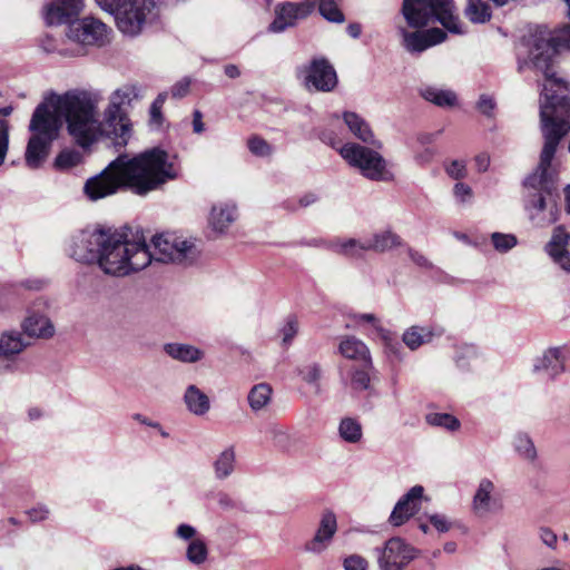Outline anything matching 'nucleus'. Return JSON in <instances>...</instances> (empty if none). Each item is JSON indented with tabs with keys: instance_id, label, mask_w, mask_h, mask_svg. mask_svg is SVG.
Here are the masks:
<instances>
[{
	"instance_id": "obj_14",
	"label": "nucleus",
	"mask_w": 570,
	"mask_h": 570,
	"mask_svg": "<svg viewBox=\"0 0 570 570\" xmlns=\"http://www.w3.org/2000/svg\"><path fill=\"white\" fill-rule=\"evenodd\" d=\"M544 76V82L542 85V91L540 97V108L547 104L551 109L560 106H570V87L567 81L562 78H558L553 69L552 61L550 62V73ZM541 117V111L539 112Z\"/></svg>"
},
{
	"instance_id": "obj_63",
	"label": "nucleus",
	"mask_w": 570,
	"mask_h": 570,
	"mask_svg": "<svg viewBox=\"0 0 570 570\" xmlns=\"http://www.w3.org/2000/svg\"><path fill=\"white\" fill-rule=\"evenodd\" d=\"M216 498L220 509L232 510L236 508V501L229 494L225 492H218Z\"/></svg>"
},
{
	"instance_id": "obj_23",
	"label": "nucleus",
	"mask_w": 570,
	"mask_h": 570,
	"mask_svg": "<svg viewBox=\"0 0 570 570\" xmlns=\"http://www.w3.org/2000/svg\"><path fill=\"white\" fill-rule=\"evenodd\" d=\"M23 334L30 338L49 340L55 335V325L46 315L32 313L22 322Z\"/></svg>"
},
{
	"instance_id": "obj_31",
	"label": "nucleus",
	"mask_w": 570,
	"mask_h": 570,
	"mask_svg": "<svg viewBox=\"0 0 570 570\" xmlns=\"http://www.w3.org/2000/svg\"><path fill=\"white\" fill-rule=\"evenodd\" d=\"M403 245L404 243L402 238L390 229L377 232L367 238L368 250L377 253H383L394 247H401Z\"/></svg>"
},
{
	"instance_id": "obj_56",
	"label": "nucleus",
	"mask_w": 570,
	"mask_h": 570,
	"mask_svg": "<svg viewBox=\"0 0 570 570\" xmlns=\"http://www.w3.org/2000/svg\"><path fill=\"white\" fill-rule=\"evenodd\" d=\"M429 521L439 532H448L451 529V522L444 514H430Z\"/></svg>"
},
{
	"instance_id": "obj_25",
	"label": "nucleus",
	"mask_w": 570,
	"mask_h": 570,
	"mask_svg": "<svg viewBox=\"0 0 570 570\" xmlns=\"http://www.w3.org/2000/svg\"><path fill=\"white\" fill-rule=\"evenodd\" d=\"M343 119L350 131L364 144L381 148L382 144L374 138V135L368 124L357 114L346 111L343 114Z\"/></svg>"
},
{
	"instance_id": "obj_50",
	"label": "nucleus",
	"mask_w": 570,
	"mask_h": 570,
	"mask_svg": "<svg viewBox=\"0 0 570 570\" xmlns=\"http://www.w3.org/2000/svg\"><path fill=\"white\" fill-rule=\"evenodd\" d=\"M248 149L249 151L258 157H267L271 156L273 153L272 146L264 140L263 138H259L257 136L252 137L248 139Z\"/></svg>"
},
{
	"instance_id": "obj_40",
	"label": "nucleus",
	"mask_w": 570,
	"mask_h": 570,
	"mask_svg": "<svg viewBox=\"0 0 570 570\" xmlns=\"http://www.w3.org/2000/svg\"><path fill=\"white\" fill-rule=\"evenodd\" d=\"M425 421L432 426L443 428L446 431L454 432L461 426L460 421L449 413L433 412L425 415Z\"/></svg>"
},
{
	"instance_id": "obj_59",
	"label": "nucleus",
	"mask_w": 570,
	"mask_h": 570,
	"mask_svg": "<svg viewBox=\"0 0 570 570\" xmlns=\"http://www.w3.org/2000/svg\"><path fill=\"white\" fill-rule=\"evenodd\" d=\"M539 538L550 549H556L558 543L557 534L549 528H540Z\"/></svg>"
},
{
	"instance_id": "obj_51",
	"label": "nucleus",
	"mask_w": 570,
	"mask_h": 570,
	"mask_svg": "<svg viewBox=\"0 0 570 570\" xmlns=\"http://www.w3.org/2000/svg\"><path fill=\"white\" fill-rule=\"evenodd\" d=\"M353 321L356 325L362 326L368 324L373 332L377 335L384 327L375 314L372 313H360L353 315Z\"/></svg>"
},
{
	"instance_id": "obj_58",
	"label": "nucleus",
	"mask_w": 570,
	"mask_h": 570,
	"mask_svg": "<svg viewBox=\"0 0 570 570\" xmlns=\"http://www.w3.org/2000/svg\"><path fill=\"white\" fill-rule=\"evenodd\" d=\"M9 144L8 126L0 120V166L3 164Z\"/></svg>"
},
{
	"instance_id": "obj_24",
	"label": "nucleus",
	"mask_w": 570,
	"mask_h": 570,
	"mask_svg": "<svg viewBox=\"0 0 570 570\" xmlns=\"http://www.w3.org/2000/svg\"><path fill=\"white\" fill-rule=\"evenodd\" d=\"M338 351L345 358L361 362L366 367H373L368 347L355 336H345L338 345Z\"/></svg>"
},
{
	"instance_id": "obj_43",
	"label": "nucleus",
	"mask_w": 570,
	"mask_h": 570,
	"mask_svg": "<svg viewBox=\"0 0 570 570\" xmlns=\"http://www.w3.org/2000/svg\"><path fill=\"white\" fill-rule=\"evenodd\" d=\"M377 336L381 338L384 352L396 360L402 358L403 346L397 338L387 330L383 328Z\"/></svg>"
},
{
	"instance_id": "obj_7",
	"label": "nucleus",
	"mask_w": 570,
	"mask_h": 570,
	"mask_svg": "<svg viewBox=\"0 0 570 570\" xmlns=\"http://www.w3.org/2000/svg\"><path fill=\"white\" fill-rule=\"evenodd\" d=\"M338 153L350 166L357 168L367 179L389 181L393 177L387 169L386 160L372 148L356 142H346L338 148Z\"/></svg>"
},
{
	"instance_id": "obj_34",
	"label": "nucleus",
	"mask_w": 570,
	"mask_h": 570,
	"mask_svg": "<svg viewBox=\"0 0 570 570\" xmlns=\"http://www.w3.org/2000/svg\"><path fill=\"white\" fill-rule=\"evenodd\" d=\"M236 454L233 446L222 451L214 461V472L217 480H225L230 476L235 470Z\"/></svg>"
},
{
	"instance_id": "obj_60",
	"label": "nucleus",
	"mask_w": 570,
	"mask_h": 570,
	"mask_svg": "<svg viewBox=\"0 0 570 570\" xmlns=\"http://www.w3.org/2000/svg\"><path fill=\"white\" fill-rule=\"evenodd\" d=\"M175 533L177 538L185 541H191L196 538V529L187 523L179 524Z\"/></svg>"
},
{
	"instance_id": "obj_20",
	"label": "nucleus",
	"mask_w": 570,
	"mask_h": 570,
	"mask_svg": "<svg viewBox=\"0 0 570 570\" xmlns=\"http://www.w3.org/2000/svg\"><path fill=\"white\" fill-rule=\"evenodd\" d=\"M546 252L560 268L570 273V234L562 226L553 229Z\"/></svg>"
},
{
	"instance_id": "obj_47",
	"label": "nucleus",
	"mask_w": 570,
	"mask_h": 570,
	"mask_svg": "<svg viewBox=\"0 0 570 570\" xmlns=\"http://www.w3.org/2000/svg\"><path fill=\"white\" fill-rule=\"evenodd\" d=\"M493 247L500 252L505 253L512 249L517 244V237L513 234L493 233L491 235Z\"/></svg>"
},
{
	"instance_id": "obj_39",
	"label": "nucleus",
	"mask_w": 570,
	"mask_h": 570,
	"mask_svg": "<svg viewBox=\"0 0 570 570\" xmlns=\"http://www.w3.org/2000/svg\"><path fill=\"white\" fill-rule=\"evenodd\" d=\"M167 99L166 92H160L153 101L149 108L148 125L153 130H160L165 125V117L163 115V107Z\"/></svg>"
},
{
	"instance_id": "obj_44",
	"label": "nucleus",
	"mask_w": 570,
	"mask_h": 570,
	"mask_svg": "<svg viewBox=\"0 0 570 570\" xmlns=\"http://www.w3.org/2000/svg\"><path fill=\"white\" fill-rule=\"evenodd\" d=\"M267 438L278 448L285 449L289 444L287 429L278 423H271L265 431Z\"/></svg>"
},
{
	"instance_id": "obj_29",
	"label": "nucleus",
	"mask_w": 570,
	"mask_h": 570,
	"mask_svg": "<svg viewBox=\"0 0 570 570\" xmlns=\"http://www.w3.org/2000/svg\"><path fill=\"white\" fill-rule=\"evenodd\" d=\"M184 402L188 411L198 416L206 414L210 409V401L207 394L194 384L187 386Z\"/></svg>"
},
{
	"instance_id": "obj_3",
	"label": "nucleus",
	"mask_w": 570,
	"mask_h": 570,
	"mask_svg": "<svg viewBox=\"0 0 570 570\" xmlns=\"http://www.w3.org/2000/svg\"><path fill=\"white\" fill-rule=\"evenodd\" d=\"M95 264L107 275L122 277L144 269L150 264L145 240L131 242L126 235L110 228Z\"/></svg>"
},
{
	"instance_id": "obj_33",
	"label": "nucleus",
	"mask_w": 570,
	"mask_h": 570,
	"mask_svg": "<svg viewBox=\"0 0 570 570\" xmlns=\"http://www.w3.org/2000/svg\"><path fill=\"white\" fill-rule=\"evenodd\" d=\"M273 389L268 383L255 384L248 392V405L254 412L265 409L272 401Z\"/></svg>"
},
{
	"instance_id": "obj_16",
	"label": "nucleus",
	"mask_w": 570,
	"mask_h": 570,
	"mask_svg": "<svg viewBox=\"0 0 570 570\" xmlns=\"http://www.w3.org/2000/svg\"><path fill=\"white\" fill-rule=\"evenodd\" d=\"M306 85L324 92L332 91L336 87V71L327 59L316 58L311 61L306 75Z\"/></svg>"
},
{
	"instance_id": "obj_12",
	"label": "nucleus",
	"mask_w": 570,
	"mask_h": 570,
	"mask_svg": "<svg viewBox=\"0 0 570 570\" xmlns=\"http://www.w3.org/2000/svg\"><path fill=\"white\" fill-rule=\"evenodd\" d=\"M109 28L98 19H76L68 27L67 37L85 46H104L108 42Z\"/></svg>"
},
{
	"instance_id": "obj_46",
	"label": "nucleus",
	"mask_w": 570,
	"mask_h": 570,
	"mask_svg": "<svg viewBox=\"0 0 570 570\" xmlns=\"http://www.w3.org/2000/svg\"><path fill=\"white\" fill-rule=\"evenodd\" d=\"M297 372L302 380L311 385L317 386L322 377V367L316 362L302 365L297 368Z\"/></svg>"
},
{
	"instance_id": "obj_27",
	"label": "nucleus",
	"mask_w": 570,
	"mask_h": 570,
	"mask_svg": "<svg viewBox=\"0 0 570 570\" xmlns=\"http://www.w3.org/2000/svg\"><path fill=\"white\" fill-rule=\"evenodd\" d=\"M442 335V331H435L431 326H411L402 335V342L411 350L415 351L420 346L430 343L434 336Z\"/></svg>"
},
{
	"instance_id": "obj_41",
	"label": "nucleus",
	"mask_w": 570,
	"mask_h": 570,
	"mask_svg": "<svg viewBox=\"0 0 570 570\" xmlns=\"http://www.w3.org/2000/svg\"><path fill=\"white\" fill-rule=\"evenodd\" d=\"M208 549L202 538L191 540L186 550V557L193 564H202L207 560Z\"/></svg>"
},
{
	"instance_id": "obj_19",
	"label": "nucleus",
	"mask_w": 570,
	"mask_h": 570,
	"mask_svg": "<svg viewBox=\"0 0 570 570\" xmlns=\"http://www.w3.org/2000/svg\"><path fill=\"white\" fill-rule=\"evenodd\" d=\"M423 493L424 488L422 485H414L402 495L390 515L391 524L400 527L413 517L420 509Z\"/></svg>"
},
{
	"instance_id": "obj_13",
	"label": "nucleus",
	"mask_w": 570,
	"mask_h": 570,
	"mask_svg": "<svg viewBox=\"0 0 570 570\" xmlns=\"http://www.w3.org/2000/svg\"><path fill=\"white\" fill-rule=\"evenodd\" d=\"M570 357L567 345L548 347L532 361V372L544 374L548 380L554 381L566 371V363Z\"/></svg>"
},
{
	"instance_id": "obj_64",
	"label": "nucleus",
	"mask_w": 570,
	"mask_h": 570,
	"mask_svg": "<svg viewBox=\"0 0 570 570\" xmlns=\"http://www.w3.org/2000/svg\"><path fill=\"white\" fill-rule=\"evenodd\" d=\"M205 130V124L203 121V114L199 110L193 112V131L195 134H202Z\"/></svg>"
},
{
	"instance_id": "obj_35",
	"label": "nucleus",
	"mask_w": 570,
	"mask_h": 570,
	"mask_svg": "<svg viewBox=\"0 0 570 570\" xmlns=\"http://www.w3.org/2000/svg\"><path fill=\"white\" fill-rule=\"evenodd\" d=\"M338 434L347 443H357L363 436L362 424L357 419L343 417L338 424Z\"/></svg>"
},
{
	"instance_id": "obj_2",
	"label": "nucleus",
	"mask_w": 570,
	"mask_h": 570,
	"mask_svg": "<svg viewBox=\"0 0 570 570\" xmlns=\"http://www.w3.org/2000/svg\"><path fill=\"white\" fill-rule=\"evenodd\" d=\"M176 177L169 154L160 148H151L132 158L119 155L100 174L86 181L83 191L90 200L114 195L120 188L145 196Z\"/></svg>"
},
{
	"instance_id": "obj_1",
	"label": "nucleus",
	"mask_w": 570,
	"mask_h": 570,
	"mask_svg": "<svg viewBox=\"0 0 570 570\" xmlns=\"http://www.w3.org/2000/svg\"><path fill=\"white\" fill-rule=\"evenodd\" d=\"M141 97V90L136 85L116 89L109 97L101 120L99 104L102 97L98 91L73 89L62 95L50 94L31 116L26 164L30 168L41 166L59 136L62 121L69 136L81 148H89L104 136H112L118 147L126 146L131 137V121L125 108Z\"/></svg>"
},
{
	"instance_id": "obj_22",
	"label": "nucleus",
	"mask_w": 570,
	"mask_h": 570,
	"mask_svg": "<svg viewBox=\"0 0 570 570\" xmlns=\"http://www.w3.org/2000/svg\"><path fill=\"white\" fill-rule=\"evenodd\" d=\"M494 492L495 485L490 479L480 480L472 500V509L478 515H485L501 507Z\"/></svg>"
},
{
	"instance_id": "obj_5",
	"label": "nucleus",
	"mask_w": 570,
	"mask_h": 570,
	"mask_svg": "<svg viewBox=\"0 0 570 570\" xmlns=\"http://www.w3.org/2000/svg\"><path fill=\"white\" fill-rule=\"evenodd\" d=\"M97 4L115 17L118 29L127 36H138L155 9L154 0H96Z\"/></svg>"
},
{
	"instance_id": "obj_32",
	"label": "nucleus",
	"mask_w": 570,
	"mask_h": 570,
	"mask_svg": "<svg viewBox=\"0 0 570 570\" xmlns=\"http://www.w3.org/2000/svg\"><path fill=\"white\" fill-rule=\"evenodd\" d=\"M421 96L429 102L441 107L451 108L458 102V97L454 91L450 89H442L438 87H425L421 89Z\"/></svg>"
},
{
	"instance_id": "obj_62",
	"label": "nucleus",
	"mask_w": 570,
	"mask_h": 570,
	"mask_svg": "<svg viewBox=\"0 0 570 570\" xmlns=\"http://www.w3.org/2000/svg\"><path fill=\"white\" fill-rule=\"evenodd\" d=\"M409 256L411 261L420 267L430 268L432 264L429 259L420 252L409 247L407 248Z\"/></svg>"
},
{
	"instance_id": "obj_30",
	"label": "nucleus",
	"mask_w": 570,
	"mask_h": 570,
	"mask_svg": "<svg viewBox=\"0 0 570 570\" xmlns=\"http://www.w3.org/2000/svg\"><path fill=\"white\" fill-rule=\"evenodd\" d=\"M164 351L171 358L183 363H195L204 356V352L198 347L183 343H167L164 345Z\"/></svg>"
},
{
	"instance_id": "obj_48",
	"label": "nucleus",
	"mask_w": 570,
	"mask_h": 570,
	"mask_svg": "<svg viewBox=\"0 0 570 570\" xmlns=\"http://www.w3.org/2000/svg\"><path fill=\"white\" fill-rule=\"evenodd\" d=\"M47 285V281L39 277L26 278L8 286V291L19 293L21 289L26 291H41Z\"/></svg>"
},
{
	"instance_id": "obj_28",
	"label": "nucleus",
	"mask_w": 570,
	"mask_h": 570,
	"mask_svg": "<svg viewBox=\"0 0 570 570\" xmlns=\"http://www.w3.org/2000/svg\"><path fill=\"white\" fill-rule=\"evenodd\" d=\"M327 247L336 254L361 258L367 248V238L364 240L356 238H336L328 243Z\"/></svg>"
},
{
	"instance_id": "obj_26",
	"label": "nucleus",
	"mask_w": 570,
	"mask_h": 570,
	"mask_svg": "<svg viewBox=\"0 0 570 570\" xmlns=\"http://www.w3.org/2000/svg\"><path fill=\"white\" fill-rule=\"evenodd\" d=\"M30 345L23 334L17 331L3 332L0 335V357L11 360Z\"/></svg>"
},
{
	"instance_id": "obj_4",
	"label": "nucleus",
	"mask_w": 570,
	"mask_h": 570,
	"mask_svg": "<svg viewBox=\"0 0 570 570\" xmlns=\"http://www.w3.org/2000/svg\"><path fill=\"white\" fill-rule=\"evenodd\" d=\"M401 11L411 28L420 29L438 21L452 33H463L453 0H403Z\"/></svg>"
},
{
	"instance_id": "obj_61",
	"label": "nucleus",
	"mask_w": 570,
	"mask_h": 570,
	"mask_svg": "<svg viewBox=\"0 0 570 570\" xmlns=\"http://www.w3.org/2000/svg\"><path fill=\"white\" fill-rule=\"evenodd\" d=\"M454 195L460 202L464 203L472 196V189L470 186L463 183H456L454 185Z\"/></svg>"
},
{
	"instance_id": "obj_36",
	"label": "nucleus",
	"mask_w": 570,
	"mask_h": 570,
	"mask_svg": "<svg viewBox=\"0 0 570 570\" xmlns=\"http://www.w3.org/2000/svg\"><path fill=\"white\" fill-rule=\"evenodd\" d=\"M464 13L473 23H484L492 17L490 7L482 0H469Z\"/></svg>"
},
{
	"instance_id": "obj_17",
	"label": "nucleus",
	"mask_w": 570,
	"mask_h": 570,
	"mask_svg": "<svg viewBox=\"0 0 570 570\" xmlns=\"http://www.w3.org/2000/svg\"><path fill=\"white\" fill-rule=\"evenodd\" d=\"M404 48L411 53H421L424 50L443 42L446 33L439 28H431L425 31H407L405 28L399 29Z\"/></svg>"
},
{
	"instance_id": "obj_54",
	"label": "nucleus",
	"mask_w": 570,
	"mask_h": 570,
	"mask_svg": "<svg viewBox=\"0 0 570 570\" xmlns=\"http://www.w3.org/2000/svg\"><path fill=\"white\" fill-rule=\"evenodd\" d=\"M445 171L453 179L464 178L466 175L465 163L463 160H452L446 165Z\"/></svg>"
},
{
	"instance_id": "obj_53",
	"label": "nucleus",
	"mask_w": 570,
	"mask_h": 570,
	"mask_svg": "<svg viewBox=\"0 0 570 570\" xmlns=\"http://www.w3.org/2000/svg\"><path fill=\"white\" fill-rule=\"evenodd\" d=\"M343 568L344 570H366L367 561L358 554H351L344 559Z\"/></svg>"
},
{
	"instance_id": "obj_9",
	"label": "nucleus",
	"mask_w": 570,
	"mask_h": 570,
	"mask_svg": "<svg viewBox=\"0 0 570 570\" xmlns=\"http://www.w3.org/2000/svg\"><path fill=\"white\" fill-rule=\"evenodd\" d=\"M107 229H82L71 235L67 245L68 255L83 264H95Z\"/></svg>"
},
{
	"instance_id": "obj_38",
	"label": "nucleus",
	"mask_w": 570,
	"mask_h": 570,
	"mask_svg": "<svg viewBox=\"0 0 570 570\" xmlns=\"http://www.w3.org/2000/svg\"><path fill=\"white\" fill-rule=\"evenodd\" d=\"M478 356L479 352L475 345L463 344L455 347L453 360L460 370L468 371Z\"/></svg>"
},
{
	"instance_id": "obj_18",
	"label": "nucleus",
	"mask_w": 570,
	"mask_h": 570,
	"mask_svg": "<svg viewBox=\"0 0 570 570\" xmlns=\"http://www.w3.org/2000/svg\"><path fill=\"white\" fill-rule=\"evenodd\" d=\"M337 531V519L333 511L325 510L320 520L318 528L312 540L306 542L305 550L320 554L325 551Z\"/></svg>"
},
{
	"instance_id": "obj_8",
	"label": "nucleus",
	"mask_w": 570,
	"mask_h": 570,
	"mask_svg": "<svg viewBox=\"0 0 570 570\" xmlns=\"http://www.w3.org/2000/svg\"><path fill=\"white\" fill-rule=\"evenodd\" d=\"M563 1L568 6V16L570 18V0ZM563 48H570V24L562 27L553 36L548 32L534 35L529 55L533 68L551 76L550 62L554 55Z\"/></svg>"
},
{
	"instance_id": "obj_45",
	"label": "nucleus",
	"mask_w": 570,
	"mask_h": 570,
	"mask_svg": "<svg viewBox=\"0 0 570 570\" xmlns=\"http://www.w3.org/2000/svg\"><path fill=\"white\" fill-rule=\"evenodd\" d=\"M82 160V155L76 149L62 150L56 158L55 165L59 169H70L79 165Z\"/></svg>"
},
{
	"instance_id": "obj_49",
	"label": "nucleus",
	"mask_w": 570,
	"mask_h": 570,
	"mask_svg": "<svg viewBox=\"0 0 570 570\" xmlns=\"http://www.w3.org/2000/svg\"><path fill=\"white\" fill-rule=\"evenodd\" d=\"M373 367L363 366V368L355 370L352 374L351 384L356 391H365L370 389L371 377L370 370Z\"/></svg>"
},
{
	"instance_id": "obj_42",
	"label": "nucleus",
	"mask_w": 570,
	"mask_h": 570,
	"mask_svg": "<svg viewBox=\"0 0 570 570\" xmlns=\"http://www.w3.org/2000/svg\"><path fill=\"white\" fill-rule=\"evenodd\" d=\"M320 14L330 22L343 23L345 21L344 13L334 0H317Z\"/></svg>"
},
{
	"instance_id": "obj_10",
	"label": "nucleus",
	"mask_w": 570,
	"mask_h": 570,
	"mask_svg": "<svg viewBox=\"0 0 570 570\" xmlns=\"http://www.w3.org/2000/svg\"><path fill=\"white\" fill-rule=\"evenodd\" d=\"M375 551L380 570H403L417 554L414 547L399 537L389 539L383 548Z\"/></svg>"
},
{
	"instance_id": "obj_55",
	"label": "nucleus",
	"mask_w": 570,
	"mask_h": 570,
	"mask_svg": "<svg viewBox=\"0 0 570 570\" xmlns=\"http://www.w3.org/2000/svg\"><path fill=\"white\" fill-rule=\"evenodd\" d=\"M32 522L43 521L49 518L50 510L46 504L38 503L33 508L26 511Z\"/></svg>"
},
{
	"instance_id": "obj_21",
	"label": "nucleus",
	"mask_w": 570,
	"mask_h": 570,
	"mask_svg": "<svg viewBox=\"0 0 570 570\" xmlns=\"http://www.w3.org/2000/svg\"><path fill=\"white\" fill-rule=\"evenodd\" d=\"M238 218V209L234 202L215 203L209 212L208 225L216 234H225Z\"/></svg>"
},
{
	"instance_id": "obj_6",
	"label": "nucleus",
	"mask_w": 570,
	"mask_h": 570,
	"mask_svg": "<svg viewBox=\"0 0 570 570\" xmlns=\"http://www.w3.org/2000/svg\"><path fill=\"white\" fill-rule=\"evenodd\" d=\"M147 253L153 261L191 265L198 258L199 252L191 240L184 239L171 233L159 234L153 237L151 245H147Z\"/></svg>"
},
{
	"instance_id": "obj_37",
	"label": "nucleus",
	"mask_w": 570,
	"mask_h": 570,
	"mask_svg": "<svg viewBox=\"0 0 570 570\" xmlns=\"http://www.w3.org/2000/svg\"><path fill=\"white\" fill-rule=\"evenodd\" d=\"M513 448L522 459L530 462L537 460V449L529 434L523 432L515 434L513 439Z\"/></svg>"
},
{
	"instance_id": "obj_15",
	"label": "nucleus",
	"mask_w": 570,
	"mask_h": 570,
	"mask_svg": "<svg viewBox=\"0 0 570 570\" xmlns=\"http://www.w3.org/2000/svg\"><path fill=\"white\" fill-rule=\"evenodd\" d=\"M83 7V0H49L43 6L45 21L49 26H69L79 17Z\"/></svg>"
},
{
	"instance_id": "obj_57",
	"label": "nucleus",
	"mask_w": 570,
	"mask_h": 570,
	"mask_svg": "<svg viewBox=\"0 0 570 570\" xmlns=\"http://www.w3.org/2000/svg\"><path fill=\"white\" fill-rule=\"evenodd\" d=\"M476 107H478L480 112H482L483 115L490 117V116H492V112H493V110L495 108V101L489 95H481L479 100H478Z\"/></svg>"
},
{
	"instance_id": "obj_52",
	"label": "nucleus",
	"mask_w": 570,
	"mask_h": 570,
	"mask_svg": "<svg viewBox=\"0 0 570 570\" xmlns=\"http://www.w3.org/2000/svg\"><path fill=\"white\" fill-rule=\"evenodd\" d=\"M281 332L283 335V343L285 345L291 344L293 338L295 337V335L298 332V323H297L296 318L293 316H289L287 318L285 325L281 330Z\"/></svg>"
},
{
	"instance_id": "obj_11",
	"label": "nucleus",
	"mask_w": 570,
	"mask_h": 570,
	"mask_svg": "<svg viewBox=\"0 0 570 570\" xmlns=\"http://www.w3.org/2000/svg\"><path fill=\"white\" fill-rule=\"evenodd\" d=\"M317 0H302L299 2H281L275 7V18L268 27L274 33L284 32L293 28L299 20L309 17L315 8Z\"/></svg>"
}]
</instances>
